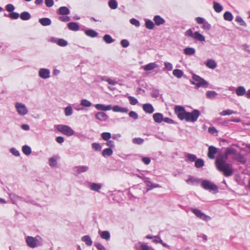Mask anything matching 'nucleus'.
<instances>
[{
	"label": "nucleus",
	"mask_w": 250,
	"mask_h": 250,
	"mask_svg": "<svg viewBox=\"0 0 250 250\" xmlns=\"http://www.w3.org/2000/svg\"><path fill=\"white\" fill-rule=\"evenodd\" d=\"M228 155L226 154L225 151V154L219 155L215 162L216 168L226 177L231 176L233 173L231 165L226 163L228 159Z\"/></svg>",
	"instance_id": "nucleus-1"
},
{
	"label": "nucleus",
	"mask_w": 250,
	"mask_h": 250,
	"mask_svg": "<svg viewBox=\"0 0 250 250\" xmlns=\"http://www.w3.org/2000/svg\"><path fill=\"white\" fill-rule=\"evenodd\" d=\"M190 82L192 84L195 85L196 88L200 87L207 88L209 85V83L207 81L195 74H192L191 80Z\"/></svg>",
	"instance_id": "nucleus-2"
},
{
	"label": "nucleus",
	"mask_w": 250,
	"mask_h": 250,
	"mask_svg": "<svg viewBox=\"0 0 250 250\" xmlns=\"http://www.w3.org/2000/svg\"><path fill=\"white\" fill-rule=\"evenodd\" d=\"M25 240L27 246L31 248H35L43 245V239L39 235L35 237L27 236Z\"/></svg>",
	"instance_id": "nucleus-3"
},
{
	"label": "nucleus",
	"mask_w": 250,
	"mask_h": 250,
	"mask_svg": "<svg viewBox=\"0 0 250 250\" xmlns=\"http://www.w3.org/2000/svg\"><path fill=\"white\" fill-rule=\"evenodd\" d=\"M200 115V112L197 109H194L191 112H187L184 120L188 122H196Z\"/></svg>",
	"instance_id": "nucleus-4"
},
{
	"label": "nucleus",
	"mask_w": 250,
	"mask_h": 250,
	"mask_svg": "<svg viewBox=\"0 0 250 250\" xmlns=\"http://www.w3.org/2000/svg\"><path fill=\"white\" fill-rule=\"evenodd\" d=\"M201 186L203 188L210 192L216 193L218 191V187L213 183L208 180H203L202 182Z\"/></svg>",
	"instance_id": "nucleus-5"
},
{
	"label": "nucleus",
	"mask_w": 250,
	"mask_h": 250,
	"mask_svg": "<svg viewBox=\"0 0 250 250\" xmlns=\"http://www.w3.org/2000/svg\"><path fill=\"white\" fill-rule=\"evenodd\" d=\"M57 129L59 131L68 136L74 134V131L70 126L66 125H58Z\"/></svg>",
	"instance_id": "nucleus-6"
},
{
	"label": "nucleus",
	"mask_w": 250,
	"mask_h": 250,
	"mask_svg": "<svg viewBox=\"0 0 250 250\" xmlns=\"http://www.w3.org/2000/svg\"><path fill=\"white\" fill-rule=\"evenodd\" d=\"M190 210L196 215L197 217L202 220L208 222L211 220V217L210 216L205 214L197 208H191Z\"/></svg>",
	"instance_id": "nucleus-7"
},
{
	"label": "nucleus",
	"mask_w": 250,
	"mask_h": 250,
	"mask_svg": "<svg viewBox=\"0 0 250 250\" xmlns=\"http://www.w3.org/2000/svg\"><path fill=\"white\" fill-rule=\"evenodd\" d=\"M15 108L18 113L21 116L25 115L28 112L26 106L22 103L17 102L15 104Z\"/></svg>",
	"instance_id": "nucleus-8"
},
{
	"label": "nucleus",
	"mask_w": 250,
	"mask_h": 250,
	"mask_svg": "<svg viewBox=\"0 0 250 250\" xmlns=\"http://www.w3.org/2000/svg\"><path fill=\"white\" fill-rule=\"evenodd\" d=\"M175 113L180 120H183L187 111L183 106L177 105L175 107Z\"/></svg>",
	"instance_id": "nucleus-9"
},
{
	"label": "nucleus",
	"mask_w": 250,
	"mask_h": 250,
	"mask_svg": "<svg viewBox=\"0 0 250 250\" xmlns=\"http://www.w3.org/2000/svg\"><path fill=\"white\" fill-rule=\"evenodd\" d=\"M89 167L87 166H77L73 168V174L75 175H78L82 173L87 171Z\"/></svg>",
	"instance_id": "nucleus-10"
},
{
	"label": "nucleus",
	"mask_w": 250,
	"mask_h": 250,
	"mask_svg": "<svg viewBox=\"0 0 250 250\" xmlns=\"http://www.w3.org/2000/svg\"><path fill=\"white\" fill-rule=\"evenodd\" d=\"M50 71L47 68H41L39 71V76L42 79H47L50 77Z\"/></svg>",
	"instance_id": "nucleus-11"
},
{
	"label": "nucleus",
	"mask_w": 250,
	"mask_h": 250,
	"mask_svg": "<svg viewBox=\"0 0 250 250\" xmlns=\"http://www.w3.org/2000/svg\"><path fill=\"white\" fill-rule=\"evenodd\" d=\"M50 41L62 47L66 46L68 44L67 42L62 39H57L55 37H52L50 39Z\"/></svg>",
	"instance_id": "nucleus-12"
},
{
	"label": "nucleus",
	"mask_w": 250,
	"mask_h": 250,
	"mask_svg": "<svg viewBox=\"0 0 250 250\" xmlns=\"http://www.w3.org/2000/svg\"><path fill=\"white\" fill-rule=\"evenodd\" d=\"M143 180H144V182L146 183V185L147 187H148V188H147L146 191H148L152 189L153 188L160 187L159 185L154 184L152 183L150 181L149 178H148L144 177Z\"/></svg>",
	"instance_id": "nucleus-13"
},
{
	"label": "nucleus",
	"mask_w": 250,
	"mask_h": 250,
	"mask_svg": "<svg viewBox=\"0 0 250 250\" xmlns=\"http://www.w3.org/2000/svg\"><path fill=\"white\" fill-rule=\"evenodd\" d=\"M95 118L101 122H106L108 120L109 117L105 113L100 111L95 114Z\"/></svg>",
	"instance_id": "nucleus-14"
},
{
	"label": "nucleus",
	"mask_w": 250,
	"mask_h": 250,
	"mask_svg": "<svg viewBox=\"0 0 250 250\" xmlns=\"http://www.w3.org/2000/svg\"><path fill=\"white\" fill-rule=\"evenodd\" d=\"M217 152V148L212 146H209L208 149V156L210 159H213Z\"/></svg>",
	"instance_id": "nucleus-15"
},
{
	"label": "nucleus",
	"mask_w": 250,
	"mask_h": 250,
	"mask_svg": "<svg viewBox=\"0 0 250 250\" xmlns=\"http://www.w3.org/2000/svg\"><path fill=\"white\" fill-rule=\"evenodd\" d=\"M94 106L97 110L103 111H108L111 110L112 108V106L110 104L105 105L101 104H97Z\"/></svg>",
	"instance_id": "nucleus-16"
},
{
	"label": "nucleus",
	"mask_w": 250,
	"mask_h": 250,
	"mask_svg": "<svg viewBox=\"0 0 250 250\" xmlns=\"http://www.w3.org/2000/svg\"><path fill=\"white\" fill-rule=\"evenodd\" d=\"M143 109L146 113L149 114L152 113L154 111L152 105L148 103L144 104L143 105Z\"/></svg>",
	"instance_id": "nucleus-17"
},
{
	"label": "nucleus",
	"mask_w": 250,
	"mask_h": 250,
	"mask_svg": "<svg viewBox=\"0 0 250 250\" xmlns=\"http://www.w3.org/2000/svg\"><path fill=\"white\" fill-rule=\"evenodd\" d=\"M206 65L209 68L213 69L217 67V63L213 59H208L205 63Z\"/></svg>",
	"instance_id": "nucleus-18"
},
{
	"label": "nucleus",
	"mask_w": 250,
	"mask_h": 250,
	"mask_svg": "<svg viewBox=\"0 0 250 250\" xmlns=\"http://www.w3.org/2000/svg\"><path fill=\"white\" fill-rule=\"evenodd\" d=\"M157 67H158V65L155 62H151L142 66L146 71L152 70Z\"/></svg>",
	"instance_id": "nucleus-19"
},
{
	"label": "nucleus",
	"mask_w": 250,
	"mask_h": 250,
	"mask_svg": "<svg viewBox=\"0 0 250 250\" xmlns=\"http://www.w3.org/2000/svg\"><path fill=\"white\" fill-rule=\"evenodd\" d=\"M153 21L155 24L157 26L163 24L165 22V20L159 15L155 16L153 18Z\"/></svg>",
	"instance_id": "nucleus-20"
},
{
	"label": "nucleus",
	"mask_w": 250,
	"mask_h": 250,
	"mask_svg": "<svg viewBox=\"0 0 250 250\" xmlns=\"http://www.w3.org/2000/svg\"><path fill=\"white\" fill-rule=\"evenodd\" d=\"M99 233L101 237L104 239L106 241L109 240L110 238V234L108 231L104 230V231H99Z\"/></svg>",
	"instance_id": "nucleus-21"
},
{
	"label": "nucleus",
	"mask_w": 250,
	"mask_h": 250,
	"mask_svg": "<svg viewBox=\"0 0 250 250\" xmlns=\"http://www.w3.org/2000/svg\"><path fill=\"white\" fill-rule=\"evenodd\" d=\"M111 109L114 112L126 113L128 111L127 108L122 107L119 105H114Z\"/></svg>",
	"instance_id": "nucleus-22"
},
{
	"label": "nucleus",
	"mask_w": 250,
	"mask_h": 250,
	"mask_svg": "<svg viewBox=\"0 0 250 250\" xmlns=\"http://www.w3.org/2000/svg\"><path fill=\"white\" fill-rule=\"evenodd\" d=\"M236 94L238 96H242L246 93L245 88L243 86H239L236 89Z\"/></svg>",
	"instance_id": "nucleus-23"
},
{
	"label": "nucleus",
	"mask_w": 250,
	"mask_h": 250,
	"mask_svg": "<svg viewBox=\"0 0 250 250\" xmlns=\"http://www.w3.org/2000/svg\"><path fill=\"white\" fill-rule=\"evenodd\" d=\"M39 21L42 26H44L50 25L51 24V20L48 18L40 19Z\"/></svg>",
	"instance_id": "nucleus-24"
},
{
	"label": "nucleus",
	"mask_w": 250,
	"mask_h": 250,
	"mask_svg": "<svg viewBox=\"0 0 250 250\" xmlns=\"http://www.w3.org/2000/svg\"><path fill=\"white\" fill-rule=\"evenodd\" d=\"M102 186V185L101 184L93 183L90 184L89 188L91 190L99 192Z\"/></svg>",
	"instance_id": "nucleus-25"
},
{
	"label": "nucleus",
	"mask_w": 250,
	"mask_h": 250,
	"mask_svg": "<svg viewBox=\"0 0 250 250\" xmlns=\"http://www.w3.org/2000/svg\"><path fill=\"white\" fill-rule=\"evenodd\" d=\"M153 118L156 123H160L163 121V116L161 113H156L153 114Z\"/></svg>",
	"instance_id": "nucleus-26"
},
{
	"label": "nucleus",
	"mask_w": 250,
	"mask_h": 250,
	"mask_svg": "<svg viewBox=\"0 0 250 250\" xmlns=\"http://www.w3.org/2000/svg\"><path fill=\"white\" fill-rule=\"evenodd\" d=\"M234 159L237 161L245 164L246 163V159L245 157L240 153H236L234 156Z\"/></svg>",
	"instance_id": "nucleus-27"
},
{
	"label": "nucleus",
	"mask_w": 250,
	"mask_h": 250,
	"mask_svg": "<svg viewBox=\"0 0 250 250\" xmlns=\"http://www.w3.org/2000/svg\"><path fill=\"white\" fill-rule=\"evenodd\" d=\"M58 13L60 15H68L70 14L69 9L66 6H62L59 8Z\"/></svg>",
	"instance_id": "nucleus-28"
},
{
	"label": "nucleus",
	"mask_w": 250,
	"mask_h": 250,
	"mask_svg": "<svg viewBox=\"0 0 250 250\" xmlns=\"http://www.w3.org/2000/svg\"><path fill=\"white\" fill-rule=\"evenodd\" d=\"M68 28L73 31H78L79 30L80 26L78 23L74 22H71L67 24Z\"/></svg>",
	"instance_id": "nucleus-29"
},
{
	"label": "nucleus",
	"mask_w": 250,
	"mask_h": 250,
	"mask_svg": "<svg viewBox=\"0 0 250 250\" xmlns=\"http://www.w3.org/2000/svg\"><path fill=\"white\" fill-rule=\"evenodd\" d=\"M213 7L216 12L220 13L223 10V7L219 3L213 1Z\"/></svg>",
	"instance_id": "nucleus-30"
},
{
	"label": "nucleus",
	"mask_w": 250,
	"mask_h": 250,
	"mask_svg": "<svg viewBox=\"0 0 250 250\" xmlns=\"http://www.w3.org/2000/svg\"><path fill=\"white\" fill-rule=\"evenodd\" d=\"M81 240L88 246H91L92 244V241L89 235H84L83 236Z\"/></svg>",
	"instance_id": "nucleus-31"
},
{
	"label": "nucleus",
	"mask_w": 250,
	"mask_h": 250,
	"mask_svg": "<svg viewBox=\"0 0 250 250\" xmlns=\"http://www.w3.org/2000/svg\"><path fill=\"white\" fill-rule=\"evenodd\" d=\"M193 39L198 40L200 42H205V37L200 34L198 31H196L194 32V36Z\"/></svg>",
	"instance_id": "nucleus-32"
},
{
	"label": "nucleus",
	"mask_w": 250,
	"mask_h": 250,
	"mask_svg": "<svg viewBox=\"0 0 250 250\" xmlns=\"http://www.w3.org/2000/svg\"><path fill=\"white\" fill-rule=\"evenodd\" d=\"M85 34L88 37L94 38L98 36V33L93 29H88L85 31Z\"/></svg>",
	"instance_id": "nucleus-33"
},
{
	"label": "nucleus",
	"mask_w": 250,
	"mask_h": 250,
	"mask_svg": "<svg viewBox=\"0 0 250 250\" xmlns=\"http://www.w3.org/2000/svg\"><path fill=\"white\" fill-rule=\"evenodd\" d=\"M31 17L30 14L26 11L23 12L20 14V18L23 21L29 20Z\"/></svg>",
	"instance_id": "nucleus-34"
},
{
	"label": "nucleus",
	"mask_w": 250,
	"mask_h": 250,
	"mask_svg": "<svg viewBox=\"0 0 250 250\" xmlns=\"http://www.w3.org/2000/svg\"><path fill=\"white\" fill-rule=\"evenodd\" d=\"M113 154V150L111 148L104 149L102 151V155L104 157L110 156Z\"/></svg>",
	"instance_id": "nucleus-35"
},
{
	"label": "nucleus",
	"mask_w": 250,
	"mask_h": 250,
	"mask_svg": "<svg viewBox=\"0 0 250 250\" xmlns=\"http://www.w3.org/2000/svg\"><path fill=\"white\" fill-rule=\"evenodd\" d=\"M186 182L189 185H194L199 182V180L194 177L189 176V178L186 180Z\"/></svg>",
	"instance_id": "nucleus-36"
},
{
	"label": "nucleus",
	"mask_w": 250,
	"mask_h": 250,
	"mask_svg": "<svg viewBox=\"0 0 250 250\" xmlns=\"http://www.w3.org/2000/svg\"><path fill=\"white\" fill-rule=\"evenodd\" d=\"M173 75L177 78H181L183 77L184 73L182 70L176 69L173 70Z\"/></svg>",
	"instance_id": "nucleus-37"
},
{
	"label": "nucleus",
	"mask_w": 250,
	"mask_h": 250,
	"mask_svg": "<svg viewBox=\"0 0 250 250\" xmlns=\"http://www.w3.org/2000/svg\"><path fill=\"white\" fill-rule=\"evenodd\" d=\"M237 112L230 109L224 110L220 113L221 116L230 115L231 114H236Z\"/></svg>",
	"instance_id": "nucleus-38"
},
{
	"label": "nucleus",
	"mask_w": 250,
	"mask_h": 250,
	"mask_svg": "<svg viewBox=\"0 0 250 250\" xmlns=\"http://www.w3.org/2000/svg\"><path fill=\"white\" fill-rule=\"evenodd\" d=\"M23 153L26 155H29L31 153V147L27 145H24L22 147Z\"/></svg>",
	"instance_id": "nucleus-39"
},
{
	"label": "nucleus",
	"mask_w": 250,
	"mask_h": 250,
	"mask_svg": "<svg viewBox=\"0 0 250 250\" xmlns=\"http://www.w3.org/2000/svg\"><path fill=\"white\" fill-rule=\"evenodd\" d=\"M145 25L146 28L148 29H153L154 27V23L150 20H145Z\"/></svg>",
	"instance_id": "nucleus-40"
},
{
	"label": "nucleus",
	"mask_w": 250,
	"mask_h": 250,
	"mask_svg": "<svg viewBox=\"0 0 250 250\" xmlns=\"http://www.w3.org/2000/svg\"><path fill=\"white\" fill-rule=\"evenodd\" d=\"M108 6L112 9H116L118 7V2L116 0H109Z\"/></svg>",
	"instance_id": "nucleus-41"
},
{
	"label": "nucleus",
	"mask_w": 250,
	"mask_h": 250,
	"mask_svg": "<svg viewBox=\"0 0 250 250\" xmlns=\"http://www.w3.org/2000/svg\"><path fill=\"white\" fill-rule=\"evenodd\" d=\"M204 166V161L202 159H196L195 161V167L200 168Z\"/></svg>",
	"instance_id": "nucleus-42"
},
{
	"label": "nucleus",
	"mask_w": 250,
	"mask_h": 250,
	"mask_svg": "<svg viewBox=\"0 0 250 250\" xmlns=\"http://www.w3.org/2000/svg\"><path fill=\"white\" fill-rule=\"evenodd\" d=\"M217 95V93L214 91H208L206 92V96L208 99H214Z\"/></svg>",
	"instance_id": "nucleus-43"
},
{
	"label": "nucleus",
	"mask_w": 250,
	"mask_h": 250,
	"mask_svg": "<svg viewBox=\"0 0 250 250\" xmlns=\"http://www.w3.org/2000/svg\"><path fill=\"white\" fill-rule=\"evenodd\" d=\"M224 18L226 21H231L233 19V16L232 14L228 11L226 12L223 15Z\"/></svg>",
	"instance_id": "nucleus-44"
},
{
	"label": "nucleus",
	"mask_w": 250,
	"mask_h": 250,
	"mask_svg": "<svg viewBox=\"0 0 250 250\" xmlns=\"http://www.w3.org/2000/svg\"><path fill=\"white\" fill-rule=\"evenodd\" d=\"M195 50L192 47H187L184 49V53L188 55H191L195 53Z\"/></svg>",
	"instance_id": "nucleus-45"
},
{
	"label": "nucleus",
	"mask_w": 250,
	"mask_h": 250,
	"mask_svg": "<svg viewBox=\"0 0 250 250\" xmlns=\"http://www.w3.org/2000/svg\"><path fill=\"white\" fill-rule=\"evenodd\" d=\"M80 104L84 107H90L92 105V103L86 99H82L81 101Z\"/></svg>",
	"instance_id": "nucleus-46"
},
{
	"label": "nucleus",
	"mask_w": 250,
	"mask_h": 250,
	"mask_svg": "<svg viewBox=\"0 0 250 250\" xmlns=\"http://www.w3.org/2000/svg\"><path fill=\"white\" fill-rule=\"evenodd\" d=\"M103 40L107 43H111L114 41L112 37L108 34H106L104 36Z\"/></svg>",
	"instance_id": "nucleus-47"
},
{
	"label": "nucleus",
	"mask_w": 250,
	"mask_h": 250,
	"mask_svg": "<svg viewBox=\"0 0 250 250\" xmlns=\"http://www.w3.org/2000/svg\"><path fill=\"white\" fill-rule=\"evenodd\" d=\"M64 113L66 116H71L73 113L72 108L71 106H67L64 108Z\"/></svg>",
	"instance_id": "nucleus-48"
},
{
	"label": "nucleus",
	"mask_w": 250,
	"mask_h": 250,
	"mask_svg": "<svg viewBox=\"0 0 250 250\" xmlns=\"http://www.w3.org/2000/svg\"><path fill=\"white\" fill-rule=\"evenodd\" d=\"M91 147L92 149L95 150V151H101L102 146L98 143H93L91 144Z\"/></svg>",
	"instance_id": "nucleus-49"
},
{
	"label": "nucleus",
	"mask_w": 250,
	"mask_h": 250,
	"mask_svg": "<svg viewBox=\"0 0 250 250\" xmlns=\"http://www.w3.org/2000/svg\"><path fill=\"white\" fill-rule=\"evenodd\" d=\"M187 159L188 161L193 162L195 161L197 159V157L195 154L188 153L186 155Z\"/></svg>",
	"instance_id": "nucleus-50"
},
{
	"label": "nucleus",
	"mask_w": 250,
	"mask_h": 250,
	"mask_svg": "<svg viewBox=\"0 0 250 250\" xmlns=\"http://www.w3.org/2000/svg\"><path fill=\"white\" fill-rule=\"evenodd\" d=\"M226 154H234L235 155L237 153L236 150L232 147H229L226 148Z\"/></svg>",
	"instance_id": "nucleus-51"
},
{
	"label": "nucleus",
	"mask_w": 250,
	"mask_h": 250,
	"mask_svg": "<svg viewBox=\"0 0 250 250\" xmlns=\"http://www.w3.org/2000/svg\"><path fill=\"white\" fill-rule=\"evenodd\" d=\"M101 137L103 140L108 141L111 137V135L109 132H103L101 134Z\"/></svg>",
	"instance_id": "nucleus-52"
},
{
	"label": "nucleus",
	"mask_w": 250,
	"mask_h": 250,
	"mask_svg": "<svg viewBox=\"0 0 250 250\" xmlns=\"http://www.w3.org/2000/svg\"><path fill=\"white\" fill-rule=\"evenodd\" d=\"M236 21L239 23L241 25L246 26L247 24L243 19L240 16H237L235 19Z\"/></svg>",
	"instance_id": "nucleus-53"
},
{
	"label": "nucleus",
	"mask_w": 250,
	"mask_h": 250,
	"mask_svg": "<svg viewBox=\"0 0 250 250\" xmlns=\"http://www.w3.org/2000/svg\"><path fill=\"white\" fill-rule=\"evenodd\" d=\"M57 162L56 158L52 157L49 159V165L50 167H55L57 165Z\"/></svg>",
	"instance_id": "nucleus-54"
},
{
	"label": "nucleus",
	"mask_w": 250,
	"mask_h": 250,
	"mask_svg": "<svg viewBox=\"0 0 250 250\" xmlns=\"http://www.w3.org/2000/svg\"><path fill=\"white\" fill-rule=\"evenodd\" d=\"M129 103L131 105H136L138 103V100L136 98L132 96H129L128 97Z\"/></svg>",
	"instance_id": "nucleus-55"
},
{
	"label": "nucleus",
	"mask_w": 250,
	"mask_h": 250,
	"mask_svg": "<svg viewBox=\"0 0 250 250\" xmlns=\"http://www.w3.org/2000/svg\"><path fill=\"white\" fill-rule=\"evenodd\" d=\"M9 197L12 200L13 204L16 203V201L18 200L20 197L19 196L15 195V194L10 193L9 194Z\"/></svg>",
	"instance_id": "nucleus-56"
},
{
	"label": "nucleus",
	"mask_w": 250,
	"mask_h": 250,
	"mask_svg": "<svg viewBox=\"0 0 250 250\" xmlns=\"http://www.w3.org/2000/svg\"><path fill=\"white\" fill-rule=\"evenodd\" d=\"M132 142L134 144L141 145L144 143V140L141 138H135L133 139Z\"/></svg>",
	"instance_id": "nucleus-57"
},
{
	"label": "nucleus",
	"mask_w": 250,
	"mask_h": 250,
	"mask_svg": "<svg viewBox=\"0 0 250 250\" xmlns=\"http://www.w3.org/2000/svg\"><path fill=\"white\" fill-rule=\"evenodd\" d=\"M20 15L18 13L12 12L9 14V17L12 19H17L19 18Z\"/></svg>",
	"instance_id": "nucleus-58"
},
{
	"label": "nucleus",
	"mask_w": 250,
	"mask_h": 250,
	"mask_svg": "<svg viewBox=\"0 0 250 250\" xmlns=\"http://www.w3.org/2000/svg\"><path fill=\"white\" fill-rule=\"evenodd\" d=\"M15 8L12 4H8L5 6V9L9 12H12L15 10Z\"/></svg>",
	"instance_id": "nucleus-59"
},
{
	"label": "nucleus",
	"mask_w": 250,
	"mask_h": 250,
	"mask_svg": "<svg viewBox=\"0 0 250 250\" xmlns=\"http://www.w3.org/2000/svg\"><path fill=\"white\" fill-rule=\"evenodd\" d=\"M141 250H154L146 244L141 243Z\"/></svg>",
	"instance_id": "nucleus-60"
},
{
	"label": "nucleus",
	"mask_w": 250,
	"mask_h": 250,
	"mask_svg": "<svg viewBox=\"0 0 250 250\" xmlns=\"http://www.w3.org/2000/svg\"><path fill=\"white\" fill-rule=\"evenodd\" d=\"M130 22L131 24L135 25L136 27H139L140 25L139 21L134 18L131 19L130 20Z\"/></svg>",
	"instance_id": "nucleus-61"
},
{
	"label": "nucleus",
	"mask_w": 250,
	"mask_h": 250,
	"mask_svg": "<svg viewBox=\"0 0 250 250\" xmlns=\"http://www.w3.org/2000/svg\"><path fill=\"white\" fill-rule=\"evenodd\" d=\"M151 95L153 98H157L159 95V91L157 89H152Z\"/></svg>",
	"instance_id": "nucleus-62"
},
{
	"label": "nucleus",
	"mask_w": 250,
	"mask_h": 250,
	"mask_svg": "<svg viewBox=\"0 0 250 250\" xmlns=\"http://www.w3.org/2000/svg\"><path fill=\"white\" fill-rule=\"evenodd\" d=\"M164 65H165V69H166L168 71H171L173 69L172 64L170 62H164Z\"/></svg>",
	"instance_id": "nucleus-63"
},
{
	"label": "nucleus",
	"mask_w": 250,
	"mask_h": 250,
	"mask_svg": "<svg viewBox=\"0 0 250 250\" xmlns=\"http://www.w3.org/2000/svg\"><path fill=\"white\" fill-rule=\"evenodd\" d=\"M121 44L123 47L126 48L129 45V42L127 40L124 39L121 41Z\"/></svg>",
	"instance_id": "nucleus-64"
}]
</instances>
